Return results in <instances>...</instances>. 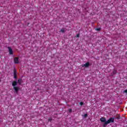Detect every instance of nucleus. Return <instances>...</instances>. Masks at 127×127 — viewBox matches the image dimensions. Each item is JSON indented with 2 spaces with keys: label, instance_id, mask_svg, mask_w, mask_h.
Returning <instances> with one entry per match:
<instances>
[{
  "label": "nucleus",
  "instance_id": "ddd939ff",
  "mask_svg": "<svg viewBox=\"0 0 127 127\" xmlns=\"http://www.w3.org/2000/svg\"><path fill=\"white\" fill-rule=\"evenodd\" d=\"M68 113H72V109H69L68 110Z\"/></svg>",
  "mask_w": 127,
  "mask_h": 127
},
{
  "label": "nucleus",
  "instance_id": "0eeeda50",
  "mask_svg": "<svg viewBox=\"0 0 127 127\" xmlns=\"http://www.w3.org/2000/svg\"><path fill=\"white\" fill-rule=\"evenodd\" d=\"M16 85H17V81H14L12 83V86H13V87H15Z\"/></svg>",
  "mask_w": 127,
  "mask_h": 127
},
{
  "label": "nucleus",
  "instance_id": "9d476101",
  "mask_svg": "<svg viewBox=\"0 0 127 127\" xmlns=\"http://www.w3.org/2000/svg\"><path fill=\"white\" fill-rule=\"evenodd\" d=\"M61 32H65L66 31H67V30H66V28H63L61 30Z\"/></svg>",
  "mask_w": 127,
  "mask_h": 127
},
{
  "label": "nucleus",
  "instance_id": "6ab92c4d",
  "mask_svg": "<svg viewBox=\"0 0 127 127\" xmlns=\"http://www.w3.org/2000/svg\"><path fill=\"white\" fill-rule=\"evenodd\" d=\"M116 119H117V120H120V119H121V117H118L116 118Z\"/></svg>",
  "mask_w": 127,
  "mask_h": 127
},
{
  "label": "nucleus",
  "instance_id": "9b49d317",
  "mask_svg": "<svg viewBox=\"0 0 127 127\" xmlns=\"http://www.w3.org/2000/svg\"><path fill=\"white\" fill-rule=\"evenodd\" d=\"M116 74H117V70H114L112 73V76H114Z\"/></svg>",
  "mask_w": 127,
  "mask_h": 127
},
{
  "label": "nucleus",
  "instance_id": "2eb2a0df",
  "mask_svg": "<svg viewBox=\"0 0 127 127\" xmlns=\"http://www.w3.org/2000/svg\"><path fill=\"white\" fill-rule=\"evenodd\" d=\"M48 122H51L52 121V118H50L48 119Z\"/></svg>",
  "mask_w": 127,
  "mask_h": 127
},
{
  "label": "nucleus",
  "instance_id": "f03ea898",
  "mask_svg": "<svg viewBox=\"0 0 127 127\" xmlns=\"http://www.w3.org/2000/svg\"><path fill=\"white\" fill-rule=\"evenodd\" d=\"M8 49L10 55H12L13 54V52L12 51V49H11V48H10V47H8Z\"/></svg>",
  "mask_w": 127,
  "mask_h": 127
},
{
  "label": "nucleus",
  "instance_id": "f8f14e48",
  "mask_svg": "<svg viewBox=\"0 0 127 127\" xmlns=\"http://www.w3.org/2000/svg\"><path fill=\"white\" fill-rule=\"evenodd\" d=\"M95 30L96 31H100V30H101V28H96Z\"/></svg>",
  "mask_w": 127,
  "mask_h": 127
},
{
  "label": "nucleus",
  "instance_id": "423d86ee",
  "mask_svg": "<svg viewBox=\"0 0 127 127\" xmlns=\"http://www.w3.org/2000/svg\"><path fill=\"white\" fill-rule=\"evenodd\" d=\"M13 89L16 92V94L18 93V90H19V88L18 87H13Z\"/></svg>",
  "mask_w": 127,
  "mask_h": 127
},
{
  "label": "nucleus",
  "instance_id": "1a4fd4ad",
  "mask_svg": "<svg viewBox=\"0 0 127 127\" xmlns=\"http://www.w3.org/2000/svg\"><path fill=\"white\" fill-rule=\"evenodd\" d=\"M13 75L14 76H17V71L16 70V69H14Z\"/></svg>",
  "mask_w": 127,
  "mask_h": 127
},
{
  "label": "nucleus",
  "instance_id": "6e6552de",
  "mask_svg": "<svg viewBox=\"0 0 127 127\" xmlns=\"http://www.w3.org/2000/svg\"><path fill=\"white\" fill-rule=\"evenodd\" d=\"M22 82V79L21 78H20L18 80V83L19 85H21Z\"/></svg>",
  "mask_w": 127,
  "mask_h": 127
},
{
  "label": "nucleus",
  "instance_id": "f3484780",
  "mask_svg": "<svg viewBox=\"0 0 127 127\" xmlns=\"http://www.w3.org/2000/svg\"><path fill=\"white\" fill-rule=\"evenodd\" d=\"M83 104L84 103L83 102H80V106H83Z\"/></svg>",
  "mask_w": 127,
  "mask_h": 127
},
{
  "label": "nucleus",
  "instance_id": "dca6fc26",
  "mask_svg": "<svg viewBox=\"0 0 127 127\" xmlns=\"http://www.w3.org/2000/svg\"><path fill=\"white\" fill-rule=\"evenodd\" d=\"M76 37H80V34H77L76 35Z\"/></svg>",
  "mask_w": 127,
  "mask_h": 127
},
{
  "label": "nucleus",
  "instance_id": "7ed1b4c3",
  "mask_svg": "<svg viewBox=\"0 0 127 127\" xmlns=\"http://www.w3.org/2000/svg\"><path fill=\"white\" fill-rule=\"evenodd\" d=\"M90 66V63L87 62L86 64H82V67H85V68H88Z\"/></svg>",
  "mask_w": 127,
  "mask_h": 127
},
{
  "label": "nucleus",
  "instance_id": "f257e3e1",
  "mask_svg": "<svg viewBox=\"0 0 127 127\" xmlns=\"http://www.w3.org/2000/svg\"><path fill=\"white\" fill-rule=\"evenodd\" d=\"M115 122V118H110L109 120L106 121L105 123L103 124V127H106L109 124L111 123H114Z\"/></svg>",
  "mask_w": 127,
  "mask_h": 127
},
{
  "label": "nucleus",
  "instance_id": "39448f33",
  "mask_svg": "<svg viewBox=\"0 0 127 127\" xmlns=\"http://www.w3.org/2000/svg\"><path fill=\"white\" fill-rule=\"evenodd\" d=\"M100 121L102 122V123H106V122H107V119H106V118L102 117L100 119Z\"/></svg>",
  "mask_w": 127,
  "mask_h": 127
},
{
  "label": "nucleus",
  "instance_id": "4468645a",
  "mask_svg": "<svg viewBox=\"0 0 127 127\" xmlns=\"http://www.w3.org/2000/svg\"><path fill=\"white\" fill-rule=\"evenodd\" d=\"M83 117H84V118H86V117H88V114H84V115H83Z\"/></svg>",
  "mask_w": 127,
  "mask_h": 127
},
{
  "label": "nucleus",
  "instance_id": "a211bd4d",
  "mask_svg": "<svg viewBox=\"0 0 127 127\" xmlns=\"http://www.w3.org/2000/svg\"><path fill=\"white\" fill-rule=\"evenodd\" d=\"M17 75H14V78L16 79L17 78Z\"/></svg>",
  "mask_w": 127,
  "mask_h": 127
},
{
  "label": "nucleus",
  "instance_id": "aec40b11",
  "mask_svg": "<svg viewBox=\"0 0 127 127\" xmlns=\"http://www.w3.org/2000/svg\"><path fill=\"white\" fill-rule=\"evenodd\" d=\"M124 93H127V90L124 91Z\"/></svg>",
  "mask_w": 127,
  "mask_h": 127
},
{
  "label": "nucleus",
  "instance_id": "20e7f679",
  "mask_svg": "<svg viewBox=\"0 0 127 127\" xmlns=\"http://www.w3.org/2000/svg\"><path fill=\"white\" fill-rule=\"evenodd\" d=\"M14 62L15 64H18V63H19V61H18V58H15L14 59Z\"/></svg>",
  "mask_w": 127,
  "mask_h": 127
}]
</instances>
